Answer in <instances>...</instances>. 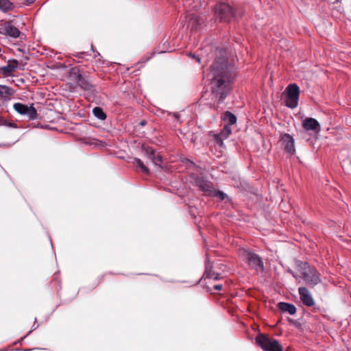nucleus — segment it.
I'll list each match as a JSON object with an SVG mask.
<instances>
[{
    "label": "nucleus",
    "mask_w": 351,
    "mask_h": 351,
    "mask_svg": "<svg viewBox=\"0 0 351 351\" xmlns=\"http://www.w3.org/2000/svg\"><path fill=\"white\" fill-rule=\"evenodd\" d=\"M298 268L301 274L300 277L303 278L310 287L313 288L321 283L320 273L315 267L311 266L306 262L298 261Z\"/></svg>",
    "instance_id": "nucleus-2"
},
{
    "label": "nucleus",
    "mask_w": 351,
    "mask_h": 351,
    "mask_svg": "<svg viewBox=\"0 0 351 351\" xmlns=\"http://www.w3.org/2000/svg\"><path fill=\"white\" fill-rule=\"evenodd\" d=\"M216 16L221 21L230 23L237 19L238 15L233 8L227 3L220 2L215 7Z\"/></svg>",
    "instance_id": "nucleus-3"
},
{
    "label": "nucleus",
    "mask_w": 351,
    "mask_h": 351,
    "mask_svg": "<svg viewBox=\"0 0 351 351\" xmlns=\"http://www.w3.org/2000/svg\"><path fill=\"white\" fill-rule=\"evenodd\" d=\"M13 9V3L10 0H0V10L3 12H7L12 10Z\"/></svg>",
    "instance_id": "nucleus-21"
},
{
    "label": "nucleus",
    "mask_w": 351,
    "mask_h": 351,
    "mask_svg": "<svg viewBox=\"0 0 351 351\" xmlns=\"http://www.w3.org/2000/svg\"><path fill=\"white\" fill-rule=\"evenodd\" d=\"M302 127L306 130H312L316 132L320 131V125L319 122L313 118H306L302 121Z\"/></svg>",
    "instance_id": "nucleus-15"
},
{
    "label": "nucleus",
    "mask_w": 351,
    "mask_h": 351,
    "mask_svg": "<svg viewBox=\"0 0 351 351\" xmlns=\"http://www.w3.org/2000/svg\"><path fill=\"white\" fill-rule=\"evenodd\" d=\"M134 163L138 167L141 171L145 174L149 173V169L144 165L143 162L139 158H135Z\"/></svg>",
    "instance_id": "nucleus-23"
},
{
    "label": "nucleus",
    "mask_w": 351,
    "mask_h": 351,
    "mask_svg": "<svg viewBox=\"0 0 351 351\" xmlns=\"http://www.w3.org/2000/svg\"><path fill=\"white\" fill-rule=\"evenodd\" d=\"M289 272L293 276V277L294 278H295L296 280L298 278V277H300L298 275H297L293 271H292L291 269H289Z\"/></svg>",
    "instance_id": "nucleus-29"
},
{
    "label": "nucleus",
    "mask_w": 351,
    "mask_h": 351,
    "mask_svg": "<svg viewBox=\"0 0 351 351\" xmlns=\"http://www.w3.org/2000/svg\"><path fill=\"white\" fill-rule=\"evenodd\" d=\"M222 119L225 122H227L228 124L230 126V125L235 124L237 122V117L230 111H226L223 114Z\"/></svg>",
    "instance_id": "nucleus-20"
},
{
    "label": "nucleus",
    "mask_w": 351,
    "mask_h": 351,
    "mask_svg": "<svg viewBox=\"0 0 351 351\" xmlns=\"http://www.w3.org/2000/svg\"><path fill=\"white\" fill-rule=\"evenodd\" d=\"M190 56H191L193 58L195 59L198 62H200V58H199L198 56H196L195 55H194V54H191V53H190Z\"/></svg>",
    "instance_id": "nucleus-31"
},
{
    "label": "nucleus",
    "mask_w": 351,
    "mask_h": 351,
    "mask_svg": "<svg viewBox=\"0 0 351 351\" xmlns=\"http://www.w3.org/2000/svg\"><path fill=\"white\" fill-rule=\"evenodd\" d=\"M85 55H86L85 52H79V53H77L75 56L79 58H83Z\"/></svg>",
    "instance_id": "nucleus-28"
},
{
    "label": "nucleus",
    "mask_w": 351,
    "mask_h": 351,
    "mask_svg": "<svg viewBox=\"0 0 351 351\" xmlns=\"http://www.w3.org/2000/svg\"><path fill=\"white\" fill-rule=\"evenodd\" d=\"M2 125H5V126L11 127V128L16 127L15 123H8V121L5 118L0 116V126H2Z\"/></svg>",
    "instance_id": "nucleus-27"
},
{
    "label": "nucleus",
    "mask_w": 351,
    "mask_h": 351,
    "mask_svg": "<svg viewBox=\"0 0 351 351\" xmlns=\"http://www.w3.org/2000/svg\"><path fill=\"white\" fill-rule=\"evenodd\" d=\"M204 277L209 279L213 278L215 280L219 278V274L213 271V265L209 261L206 262Z\"/></svg>",
    "instance_id": "nucleus-17"
},
{
    "label": "nucleus",
    "mask_w": 351,
    "mask_h": 351,
    "mask_svg": "<svg viewBox=\"0 0 351 351\" xmlns=\"http://www.w3.org/2000/svg\"><path fill=\"white\" fill-rule=\"evenodd\" d=\"M93 114L101 121H104L106 119V114L100 107H95L93 110Z\"/></svg>",
    "instance_id": "nucleus-22"
},
{
    "label": "nucleus",
    "mask_w": 351,
    "mask_h": 351,
    "mask_svg": "<svg viewBox=\"0 0 351 351\" xmlns=\"http://www.w3.org/2000/svg\"><path fill=\"white\" fill-rule=\"evenodd\" d=\"M243 257L250 268L258 271L264 270V265L262 258L250 250H244Z\"/></svg>",
    "instance_id": "nucleus-6"
},
{
    "label": "nucleus",
    "mask_w": 351,
    "mask_h": 351,
    "mask_svg": "<svg viewBox=\"0 0 351 351\" xmlns=\"http://www.w3.org/2000/svg\"><path fill=\"white\" fill-rule=\"evenodd\" d=\"M278 308L282 312H287L290 315H294L296 313V307L295 305L287 302H279Z\"/></svg>",
    "instance_id": "nucleus-19"
},
{
    "label": "nucleus",
    "mask_w": 351,
    "mask_h": 351,
    "mask_svg": "<svg viewBox=\"0 0 351 351\" xmlns=\"http://www.w3.org/2000/svg\"><path fill=\"white\" fill-rule=\"evenodd\" d=\"M186 27L191 32L199 30L204 23L203 19L194 13H187L185 16Z\"/></svg>",
    "instance_id": "nucleus-9"
},
{
    "label": "nucleus",
    "mask_w": 351,
    "mask_h": 351,
    "mask_svg": "<svg viewBox=\"0 0 351 351\" xmlns=\"http://www.w3.org/2000/svg\"><path fill=\"white\" fill-rule=\"evenodd\" d=\"M0 34L17 38L21 34V32L14 26L10 21H5L0 25Z\"/></svg>",
    "instance_id": "nucleus-10"
},
{
    "label": "nucleus",
    "mask_w": 351,
    "mask_h": 351,
    "mask_svg": "<svg viewBox=\"0 0 351 351\" xmlns=\"http://www.w3.org/2000/svg\"><path fill=\"white\" fill-rule=\"evenodd\" d=\"M214 289L216 291H221L222 289V285H216L214 286Z\"/></svg>",
    "instance_id": "nucleus-30"
},
{
    "label": "nucleus",
    "mask_w": 351,
    "mask_h": 351,
    "mask_svg": "<svg viewBox=\"0 0 351 351\" xmlns=\"http://www.w3.org/2000/svg\"><path fill=\"white\" fill-rule=\"evenodd\" d=\"M194 184L204 192L206 195L210 196L214 188L213 184L202 177L197 176L194 179Z\"/></svg>",
    "instance_id": "nucleus-13"
},
{
    "label": "nucleus",
    "mask_w": 351,
    "mask_h": 351,
    "mask_svg": "<svg viewBox=\"0 0 351 351\" xmlns=\"http://www.w3.org/2000/svg\"><path fill=\"white\" fill-rule=\"evenodd\" d=\"M256 343L264 350V351H282L283 348L278 340L270 338L265 334H258L256 339Z\"/></svg>",
    "instance_id": "nucleus-4"
},
{
    "label": "nucleus",
    "mask_w": 351,
    "mask_h": 351,
    "mask_svg": "<svg viewBox=\"0 0 351 351\" xmlns=\"http://www.w3.org/2000/svg\"><path fill=\"white\" fill-rule=\"evenodd\" d=\"M147 123V121H146V120H145V119H143V120H141V121H140L139 125H140L141 126L143 127V126L146 125Z\"/></svg>",
    "instance_id": "nucleus-32"
},
{
    "label": "nucleus",
    "mask_w": 351,
    "mask_h": 351,
    "mask_svg": "<svg viewBox=\"0 0 351 351\" xmlns=\"http://www.w3.org/2000/svg\"><path fill=\"white\" fill-rule=\"evenodd\" d=\"M210 196L217 197L221 201H223V200L226 199V198H228V195L225 193H223V191H221L219 190H215V189H213V191L211 193Z\"/></svg>",
    "instance_id": "nucleus-24"
},
{
    "label": "nucleus",
    "mask_w": 351,
    "mask_h": 351,
    "mask_svg": "<svg viewBox=\"0 0 351 351\" xmlns=\"http://www.w3.org/2000/svg\"><path fill=\"white\" fill-rule=\"evenodd\" d=\"M213 140L219 146L222 147L223 145V141L225 140L220 134H213Z\"/></svg>",
    "instance_id": "nucleus-26"
},
{
    "label": "nucleus",
    "mask_w": 351,
    "mask_h": 351,
    "mask_svg": "<svg viewBox=\"0 0 351 351\" xmlns=\"http://www.w3.org/2000/svg\"><path fill=\"white\" fill-rule=\"evenodd\" d=\"M15 93V90L5 85L0 84V97L5 99H10Z\"/></svg>",
    "instance_id": "nucleus-18"
},
{
    "label": "nucleus",
    "mask_w": 351,
    "mask_h": 351,
    "mask_svg": "<svg viewBox=\"0 0 351 351\" xmlns=\"http://www.w3.org/2000/svg\"><path fill=\"white\" fill-rule=\"evenodd\" d=\"M285 106L293 109L298 105L300 88L296 84H291L286 88Z\"/></svg>",
    "instance_id": "nucleus-5"
},
{
    "label": "nucleus",
    "mask_w": 351,
    "mask_h": 351,
    "mask_svg": "<svg viewBox=\"0 0 351 351\" xmlns=\"http://www.w3.org/2000/svg\"><path fill=\"white\" fill-rule=\"evenodd\" d=\"M71 77L75 82V83L82 89L84 90H92L93 86L88 81L86 77L83 76L80 73L79 69L77 67L72 68L70 72Z\"/></svg>",
    "instance_id": "nucleus-7"
},
{
    "label": "nucleus",
    "mask_w": 351,
    "mask_h": 351,
    "mask_svg": "<svg viewBox=\"0 0 351 351\" xmlns=\"http://www.w3.org/2000/svg\"><path fill=\"white\" fill-rule=\"evenodd\" d=\"M30 3H33L35 0H27Z\"/></svg>",
    "instance_id": "nucleus-34"
},
{
    "label": "nucleus",
    "mask_w": 351,
    "mask_h": 351,
    "mask_svg": "<svg viewBox=\"0 0 351 351\" xmlns=\"http://www.w3.org/2000/svg\"><path fill=\"white\" fill-rule=\"evenodd\" d=\"M142 150L144 152L147 157L152 161V162L157 166L161 167L162 164V156L159 154H156L155 149L149 145H143Z\"/></svg>",
    "instance_id": "nucleus-11"
},
{
    "label": "nucleus",
    "mask_w": 351,
    "mask_h": 351,
    "mask_svg": "<svg viewBox=\"0 0 351 351\" xmlns=\"http://www.w3.org/2000/svg\"><path fill=\"white\" fill-rule=\"evenodd\" d=\"M211 92L214 98L222 102L230 93L235 77L233 68L226 58L216 60L210 66Z\"/></svg>",
    "instance_id": "nucleus-1"
},
{
    "label": "nucleus",
    "mask_w": 351,
    "mask_h": 351,
    "mask_svg": "<svg viewBox=\"0 0 351 351\" xmlns=\"http://www.w3.org/2000/svg\"><path fill=\"white\" fill-rule=\"evenodd\" d=\"M152 57V56H149V57L147 58L143 61V62H147V61H148V60H149Z\"/></svg>",
    "instance_id": "nucleus-33"
},
{
    "label": "nucleus",
    "mask_w": 351,
    "mask_h": 351,
    "mask_svg": "<svg viewBox=\"0 0 351 351\" xmlns=\"http://www.w3.org/2000/svg\"><path fill=\"white\" fill-rule=\"evenodd\" d=\"M13 108L19 114L25 116L29 120H35L37 119L38 114L34 106V104L28 106L21 103H15Z\"/></svg>",
    "instance_id": "nucleus-8"
},
{
    "label": "nucleus",
    "mask_w": 351,
    "mask_h": 351,
    "mask_svg": "<svg viewBox=\"0 0 351 351\" xmlns=\"http://www.w3.org/2000/svg\"><path fill=\"white\" fill-rule=\"evenodd\" d=\"M298 293L300 295V299L304 305L308 307L314 306V299L313 298L310 291L308 290L306 287H299Z\"/></svg>",
    "instance_id": "nucleus-14"
},
{
    "label": "nucleus",
    "mask_w": 351,
    "mask_h": 351,
    "mask_svg": "<svg viewBox=\"0 0 351 351\" xmlns=\"http://www.w3.org/2000/svg\"><path fill=\"white\" fill-rule=\"evenodd\" d=\"M19 65L18 60L14 59L8 61L6 66L0 67V71L4 76H9L14 72Z\"/></svg>",
    "instance_id": "nucleus-16"
},
{
    "label": "nucleus",
    "mask_w": 351,
    "mask_h": 351,
    "mask_svg": "<svg viewBox=\"0 0 351 351\" xmlns=\"http://www.w3.org/2000/svg\"><path fill=\"white\" fill-rule=\"evenodd\" d=\"M231 133V127L229 125H224L223 129L221 130L219 134L224 139H226L227 138L229 137Z\"/></svg>",
    "instance_id": "nucleus-25"
},
{
    "label": "nucleus",
    "mask_w": 351,
    "mask_h": 351,
    "mask_svg": "<svg viewBox=\"0 0 351 351\" xmlns=\"http://www.w3.org/2000/svg\"><path fill=\"white\" fill-rule=\"evenodd\" d=\"M280 141L285 152L289 154L290 155L295 154V141L293 137L291 135L287 133H285L281 135Z\"/></svg>",
    "instance_id": "nucleus-12"
}]
</instances>
